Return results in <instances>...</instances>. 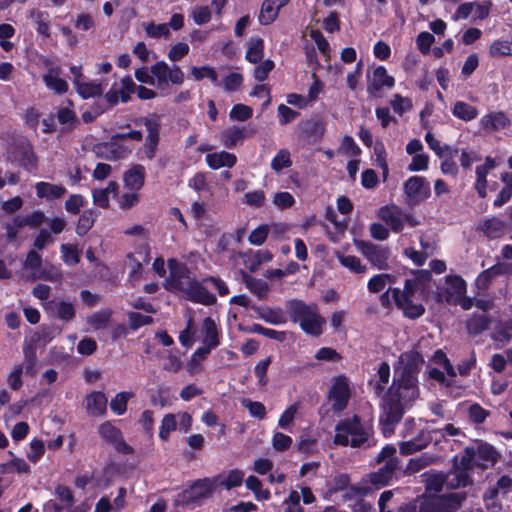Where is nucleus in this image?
I'll use <instances>...</instances> for the list:
<instances>
[{
    "mask_svg": "<svg viewBox=\"0 0 512 512\" xmlns=\"http://www.w3.org/2000/svg\"><path fill=\"white\" fill-rule=\"evenodd\" d=\"M97 148L105 150L108 154L107 158L113 160L123 159L129 152L123 141L120 138H114V135L109 141L98 145Z\"/></svg>",
    "mask_w": 512,
    "mask_h": 512,
    "instance_id": "26",
    "label": "nucleus"
},
{
    "mask_svg": "<svg viewBox=\"0 0 512 512\" xmlns=\"http://www.w3.org/2000/svg\"><path fill=\"white\" fill-rule=\"evenodd\" d=\"M492 57L512 55L511 42L507 40H495L489 47Z\"/></svg>",
    "mask_w": 512,
    "mask_h": 512,
    "instance_id": "60",
    "label": "nucleus"
},
{
    "mask_svg": "<svg viewBox=\"0 0 512 512\" xmlns=\"http://www.w3.org/2000/svg\"><path fill=\"white\" fill-rule=\"evenodd\" d=\"M374 429L370 421H364L359 415L345 417L335 425L333 443L352 448L371 447Z\"/></svg>",
    "mask_w": 512,
    "mask_h": 512,
    "instance_id": "1",
    "label": "nucleus"
},
{
    "mask_svg": "<svg viewBox=\"0 0 512 512\" xmlns=\"http://www.w3.org/2000/svg\"><path fill=\"white\" fill-rule=\"evenodd\" d=\"M418 397L407 398L403 389L391 385L383 397L382 411L379 417L381 432L385 438L394 434L395 427L400 423L406 409Z\"/></svg>",
    "mask_w": 512,
    "mask_h": 512,
    "instance_id": "2",
    "label": "nucleus"
},
{
    "mask_svg": "<svg viewBox=\"0 0 512 512\" xmlns=\"http://www.w3.org/2000/svg\"><path fill=\"white\" fill-rule=\"evenodd\" d=\"M397 309L403 312L404 317L415 320L424 315L426 309L421 303H413L412 298L405 301L401 299L393 300Z\"/></svg>",
    "mask_w": 512,
    "mask_h": 512,
    "instance_id": "28",
    "label": "nucleus"
},
{
    "mask_svg": "<svg viewBox=\"0 0 512 512\" xmlns=\"http://www.w3.org/2000/svg\"><path fill=\"white\" fill-rule=\"evenodd\" d=\"M146 171L141 164H133L123 174L124 186L131 191H140L145 184Z\"/></svg>",
    "mask_w": 512,
    "mask_h": 512,
    "instance_id": "17",
    "label": "nucleus"
},
{
    "mask_svg": "<svg viewBox=\"0 0 512 512\" xmlns=\"http://www.w3.org/2000/svg\"><path fill=\"white\" fill-rule=\"evenodd\" d=\"M280 9L273 0H264L258 17L259 23L264 26L273 23L278 17Z\"/></svg>",
    "mask_w": 512,
    "mask_h": 512,
    "instance_id": "36",
    "label": "nucleus"
},
{
    "mask_svg": "<svg viewBox=\"0 0 512 512\" xmlns=\"http://www.w3.org/2000/svg\"><path fill=\"white\" fill-rule=\"evenodd\" d=\"M86 204V200L83 195L81 194H72L69 196V198L65 201V210L72 214L77 215L80 213L81 208L84 207Z\"/></svg>",
    "mask_w": 512,
    "mask_h": 512,
    "instance_id": "59",
    "label": "nucleus"
},
{
    "mask_svg": "<svg viewBox=\"0 0 512 512\" xmlns=\"http://www.w3.org/2000/svg\"><path fill=\"white\" fill-rule=\"evenodd\" d=\"M150 73L157 80V87L162 88L171 82L181 85L184 82V73L178 65L169 67L165 61H158L150 67Z\"/></svg>",
    "mask_w": 512,
    "mask_h": 512,
    "instance_id": "10",
    "label": "nucleus"
},
{
    "mask_svg": "<svg viewBox=\"0 0 512 512\" xmlns=\"http://www.w3.org/2000/svg\"><path fill=\"white\" fill-rule=\"evenodd\" d=\"M204 338L203 344L216 348L220 344L219 332L214 320L211 317H206L203 322Z\"/></svg>",
    "mask_w": 512,
    "mask_h": 512,
    "instance_id": "39",
    "label": "nucleus"
},
{
    "mask_svg": "<svg viewBox=\"0 0 512 512\" xmlns=\"http://www.w3.org/2000/svg\"><path fill=\"white\" fill-rule=\"evenodd\" d=\"M403 365L395 368L392 385L403 389L407 398L419 396L418 374L420 366L424 362L420 352L412 350L401 355Z\"/></svg>",
    "mask_w": 512,
    "mask_h": 512,
    "instance_id": "4",
    "label": "nucleus"
},
{
    "mask_svg": "<svg viewBox=\"0 0 512 512\" xmlns=\"http://www.w3.org/2000/svg\"><path fill=\"white\" fill-rule=\"evenodd\" d=\"M446 294L449 297L462 296L466 293V282L459 275H448L446 277Z\"/></svg>",
    "mask_w": 512,
    "mask_h": 512,
    "instance_id": "41",
    "label": "nucleus"
},
{
    "mask_svg": "<svg viewBox=\"0 0 512 512\" xmlns=\"http://www.w3.org/2000/svg\"><path fill=\"white\" fill-rule=\"evenodd\" d=\"M292 166L290 152L287 149H280L271 160V168L279 173L285 168Z\"/></svg>",
    "mask_w": 512,
    "mask_h": 512,
    "instance_id": "46",
    "label": "nucleus"
},
{
    "mask_svg": "<svg viewBox=\"0 0 512 512\" xmlns=\"http://www.w3.org/2000/svg\"><path fill=\"white\" fill-rule=\"evenodd\" d=\"M221 475L213 478H203L195 480L188 488H186L180 495L179 502L187 507L194 508L200 505L203 499L209 498L217 486L218 480Z\"/></svg>",
    "mask_w": 512,
    "mask_h": 512,
    "instance_id": "6",
    "label": "nucleus"
},
{
    "mask_svg": "<svg viewBox=\"0 0 512 512\" xmlns=\"http://www.w3.org/2000/svg\"><path fill=\"white\" fill-rule=\"evenodd\" d=\"M477 229L488 239L494 240L506 234L507 224L498 217H491L480 223Z\"/></svg>",
    "mask_w": 512,
    "mask_h": 512,
    "instance_id": "20",
    "label": "nucleus"
},
{
    "mask_svg": "<svg viewBox=\"0 0 512 512\" xmlns=\"http://www.w3.org/2000/svg\"><path fill=\"white\" fill-rule=\"evenodd\" d=\"M418 286L417 280H414L413 278L406 279L403 290H400L398 287L390 288L392 299H401L405 301L408 298H412L418 290Z\"/></svg>",
    "mask_w": 512,
    "mask_h": 512,
    "instance_id": "42",
    "label": "nucleus"
},
{
    "mask_svg": "<svg viewBox=\"0 0 512 512\" xmlns=\"http://www.w3.org/2000/svg\"><path fill=\"white\" fill-rule=\"evenodd\" d=\"M74 86L82 99L102 96L104 91L102 84L96 81L83 82L77 80L74 81Z\"/></svg>",
    "mask_w": 512,
    "mask_h": 512,
    "instance_id": "29",
    "label": "nucleus"
},
{
    "mask_svg": "<svg viewBox=\"0 0 512 512\" xmlns=\"http://www.w3.org/2000/svg\"><path fill=\"white\" fill-rule=\"evenodd\" d=\"M177 429L176 417L172 413L164 415L159 428V437L161 440L167 441L170 433Z\"/></svg>",
    "mask_w": 512,
    "mask_h": 512,
    "instance_id": "51",
    "label": "nucleus"
},
{
    "mask_svg": "<svg viewBox=\"0 0 512 512\" xmlns=\"http://www.w3.org/2000/svg\"><path fill=\"white\" fill-rule=\"evenodd\" d=\"M453 478L446 480V487L451 490L464 488L473 484L469 472L456 468V459L453 464Z\"/></svg>",
    "mask_w": 512,
    "mask_h": 512,
    "instance_id": "33",
    "label": "nucleus"
},
{
    "mask_svg": "<svg viewBox=\"0 0 512 512\" xmlns=\"http://www.w3.org/2000/svg\"><path fill=\"white\" fill-rule=\"evenodd\" d=\"M362 254L378 269H387L390 250L371 242L362 241L360 244Z\"/></svg>",
    "mask_w": 512,
    "mask_h": 512,
    "instance_id": "13",
    "label": "nucleus"
},
{
    "mask_svg": "<svg viewBox=\"0 0 512 512\" xmlns=\"http://www.w3.org/2000/svg\"><path fill=\"white\" fill-rule=\"evenodd\" d=\"M491 324V318L485 313H474L466 321L467 333L471 336H477L486 331Z\"/></svg>",
    "mask_w": 512,
    "mask_h": 512,
    "instance_id": "27",
    "label": "nucleus"
},
{
    "mask_svg": "<svg viewBox=\"0 0 512 512\" xmlns=\"http://www.w3.org/2000/svg\"><path fill=\"white\" fill-rule=\"evenodd\" d=\"M404 193L413 202H422L431 195L429 182L423 176H411L404 182Z\"/></svg>",
    "mask_w": 512,
    "mask_h": 512,
    "instance_id": "12",
    "label": "nucleus"
},
{
    "mask_svg": "<svg viewBox=\"0 0 512 512\" xmlns=\"http://www.w3.org/2000/svg\"><path fill=\"white\" fill-rule=\"evenodd\" d=\"M137 89V85L134 83L130 76H125L121 80V88L118 90L120 94V100L123 103H127L131 99V94H133Z\"/></svg>",
    "mask_w": 512,
    "mask_h": 512,
    "instance_id": "61",
    "label": "nucleus"
},
{
    "mask_svg": "<svg viewBox=\"0 0 512 512\" xmlns=\"http://www.w3.org/2000/svg\"><path fill=\"white\" fill-rule=\"evenodd\" d=\"M62 260L69 266L76 265L80 262V251L74 244H62L60 246Z\"/></svg>",
    "mask_w": 512,
    "mask_h": 512,
    "instance_id": "48",
    "label": "nucleus"
},
{
    "mask_svg": "<svg viewBox=\"0 0 512 512\" xmlns=\"http://www.w3.org/2000/svg\"><path fill=\"white\" fill-rule=\"evenodd\" d=\"M169 276L166 279L165 288L170 292H184L186 290L185 281L190 279V271L184 263L178 262L172 258L168 260Z\"/></svg>",
    "mask_w": 512,
    "mask_h": 512,
    "instance_id": "11",
    "label": "nucleus"
},
{
    "mask_svg": "<svg viewBox=\"0 0 512 512\" xmlns=\"http://www.w3.org/2000/svg\"><path fill=\"white\" fill-rule=\"evenodd\" d=\"M422 476L426 491L434 492L433 495H440L446 484V475L443 472H425Z\"/></svg>",
    "mask_w": 512,
    "mask_h": 512,
    "instance_id": "32",
    "label": "nucleus"
},
{
    "mask_svg": "<svg viewBox=\"0 0 512 512\" xmlns=\"http://www.w3.org/2000/svg\"><path fill=\"white\" fill-rule=\"evenodd\" d=\"M479 124L486 131H498L508 127L510 120L503 111H494L482 116Z\"/></svg>",
    "mask_w": 512,
    "mask_h": 512,
    "instance_id": "21",
    "label": "nucleus"
},
{
    "mask_svg": "<svg viewBox=\"0 0 512 512\" xmlns=\"http://www.w3.org/2000/svg\"><path fill=\"white\" fill-rule=\"evenodd\" d=\"M399 458H392L385 462L377 471L369 475V482L376 489H380L390 483L399 469Z\"/></svg>",
    "mask_w": 512,
    "mask_h": 512,
    "instance_id": "15",
    "label": "nucleus"
},
{
    "mask_svg": "<svg viewBox=\"0 0 512 512\" xmlns=\"http://www.w3.org/2000/svg\"><path fill=\"white\" fill-rule=\"evenodd\" d=\"M432 463V458L426 454L417 458H411L407 463L404 473L406 475H413L420 472Z\"/></svg>",
    "mask_w": 512,
    "mask_h": 512,
    "instance_id": "47",
    "label": "nucleus"
},
{
    "mask_svg": "<svg viewBox=\"0 0 512 512\" xmlns=\"http://www.w3.org/2000/svg\"><path fill=\"white\" fill-rule=\"evenodd\" d=\"M128 319L132 330H138L143 326L152 324L154 321L152 316L143 315L139 312H129Z\"/></svg>",
    "mask_w": 512,
    "mask_h": 512,
    "instance_id": "63",
    "label": "nucleus"
},
{
    "mask_svg": "<svg viewBox=\"0 0 512 512\" xmlns=\"http://www.w3.org/2000/svg\"><path fill=\"white\" fill-rule=\"evenodd\" d=\"M56 314L60 320L71 321L75 317V309L72 303L60 301L56 304Z\"/></svg>",
    "mask_w": 512,
    "mask_h": 512,
    "instance_id": "64",
    "label": "nucleus"
},
{
    "mask_svg": "<svg viewBox=\"0 0 512 512\" xmlns=\"http://www.w3.org/2000/svg\"><path fill=\"white\" fill-rule=\"evenodd\" d=\"M395 85V79L389 75L384 66H377L370 77L367 76V92L370 96H377L384 87L392 88Z\"/></svg>",
    "mask_w": 512,
    "mask_h": 512,
    "instance_id": "14",
    "label": "nucleus"
},
{
    "mask_svg": "<svg viewBox=\"0 0 512 512\" xmlns=\"http://www.w3.org/2000/svg\"><path fill=\"white\" fill-rule=\"evenodd\" d=\"M502 275V268L500 263H496L489 267L488 269L483 270L476 278V287L479 290H487L491 285L494 278Z\"/></svg>",
    "mask_w": 512,
    "mask_h": 512,
    "instance_id": "34",
    "label": "nucleus"
},
{
    "mask_svg": "<svg viewBox=\"0 0 512 512\" xmlns=\"http://www.w3.org/2000/svg\"><path fill=\"white\" fill-rule=\"evenodd\" d=\"M431 441L430 432L421 430L414 438L400 442L399 451L402 455H411L426 448Z\"/></svg>",
    "mask_w": 512,
    "mask_h": 512,
    "instance_id": "19",
    "label": "nucleus"
},
{
    "mask_svg": "<svg viewBox=\"0 0 512 512\" xmlns=\"http://www.w3.org/2000/svg\"><path fill=\"white\" fill-rule=\"evenodd\" d=\"M56 116L58 122L64 126L62 132L71 131L79 124L76 112L70 107H60Z\"/></svg>",
    "mask_w": 512,
    "mask_h": 512,
    "instance_id": "38",
    "label": "nucleus"
},
{
    "mask_svg": "<svg viewBox=\"0 0 512 512\" xmlns=\"http://www.w3.org/2000/svg\"><path fill=\"white\" fill-rule=\"evenodd\" d=\"M107 397L101 391H93L86 396V408L93 416H102L107 410Z\"/></svg>",
    "mask_w": 512,
    "mask_h": 512,
    "instance_id": "24",
    "label": "nucleus"
},
{
    "mask_svg": "<svg viewBox=\"0 0 512 512\" xmlns=\"http://www.w3.org/2000/svg\"><path fill=\"white\" fill-rule=\"evenodd\" d=\"M100 437L113 446L115 451L122 455L134 454V448L129 445L123 437L120 428L116 427L111 421H105L98 427Z\"/></svg>",
    "mask_w": 512,
    "mask_h": 512,
    "instance_id": "8",
    "label": "nucleus"
},
{
    "mask_svg": "<svg viewBox=\"0 0 512 512\" xmlns=\"http://www.w3.org/2000/svg\"><path fill=\"white\" fill-rule=\"evenodd\" d=\"M35 189L37 196L39 198H44L47 201L60 199L67 193V189L63 185L52 184L44 181L36 183Z\"/></svg>",
    "mask_w": 512,
    "mask_h": 512,
    "instance_id": "22",
    "label": "nucleus"
},
{
    "mask_svg": "<svg viewBox=\"0 0 512 512\" xmlns=\"http://www.w3.org/2000/svg\"><path fill=\"white\" fill-rule=\"evenodd\" d=\"M185 294L187 299L193 303L210 306L217 302L216 296L195 280L189 281Z\"/></svg>",
    "mask_w": 512,
    "mask_h": 512,
    "instance_id": "16",
    "label": "nucleus"
},
{
    "mask_svg": "<svg viewBox=\"0 0 512 512\" xmlns=\"http://www.w3.org/2000/svg\"><path fill=\"white\" fill-rule=\"evenodd\" d=\"M478 456L481 460L494 465L499 459V453L493 445L489 443H481L477 449Z\"/></svg>",
    "mask_w": 512,
    "mask_h": 512,
    "instance_id": "56",
    "label": "nucleus"
},
{
    "mask_svg": "<svg viewBox=\"0 0 512 512\" xmlns=\"http://www.w3.org/2000/svg\"><path fill=\"white\" fill-rule=\"evenodd\" d=\"M59 68H51L49 72L43 75L45 85L57 94H64L68 91L69 86L66 80L59 78Z\"/></svg>",
    "mask_w": 512,
    "mask_h": 512,
    "instance_id": "30",
    "label": "nucleus"
},
{
    "mask_svg": "<svg viewBox=\"0 0 512 512\" xmlns=\"http://www.w3.org/2000/svg\"><path fill=\"white\" fill-rule=\"evenodd\" d=\"M246 286L259 299H264L269 290L268 284L264 280L257 278H249L246 280Z\"/></svg>",
    "mask_w": 512,
    "mask_h": 512,
    "instance_id": "58",
    "label": "nucleus"
},
{
    "mask_svg": "<svg viewBox=\"0 0 512 512\" xmlns=\"http://www.w3.org/2000/svg\"><path fill=\"white\" fill-rule=\"evenodd\" d=\"M45 219V215L41 211H35L31 214L26 215L25 217L16 216L14 218V222H17L18 227H24L26 225H30L33 227L40 226Z\"/></svg>",
    "mask_w": 512,
    "mask_h": 512,
    "instance_id": "54",
    "label": "nucleus"
},
{
    "mask_svg": "<svg viewBox=\"0 0 512 512\" xmlns=\"http://www.w3.org/2000/svg\"><path fill=\"white\" fill-rule=\"evenodd\" d=\"M134 124L145 126L147 135L143 145L144 154L147 159H154L160 143V116L157 114H153L151 117L142 116L135 119Z\"/></svg>",
    "mask_w": 512,
    "mask_h": 512,
    "instance_id": "7",
    "label": "nucleus"
},
{
    "mask_svg": "<svg viewBox=\"0 0 512 512\" xmlns=\"http://www.w3.org/2000/svg\"><path fill=\"white\" fill-rule=\"evenodd\" d=\"M191 74L197 81H201L204 78H208L213 84H218V74L213 67L207 65L201 67H192Z\"/></svg>",
    "mask_w": 512,
    "mask_h": 512,
    "instance_id": "53",
    "label": "nucleus"
},
{
    "mask_svg": "<svg viewBox=\"0 0 512 512\" xmlns=\"http://www.w3.org/2000/svg\"><path fill=\"white\" fill-rule=\"evenodd\" d=\"M434 41H435V37L433 36V34L426 32V31H422L417 35L416 45H417L418 50L423 55H427L430 53L431 46L434 43Z\"/></svg>",
    "mask_w": 512,
    "mask_h": 512,
    "instance_id": "62",
    "label": "nucleus"
},
{
    "mask_svg": "<svg viewBox=\"0 0 512 512\" xmlns=\"http://www.w3.org/2000/svg\"><path fill=\"white\" fill-rule=\"evenodd\" d=\"M205 160L211 169L217 170L222 167L232 168L237 162V157L235 154L223 150L207 154Z\"/></svg>",
    "mask_w": 512,
    "mask_h": 512,
    "instance_id": "23",
    "label": "nucleus"
},
{
    "mask_svg": "<svg viewBox=\"0 0 512 512\" xmlns=\"http://www.w3.org/2000/svg\"><path fill=\"white\" fill-rule=\"evenodd\" d=\"M133 397L132 392H119L115 395L114 398L110 401V409L116 415H123L127 411V403L130 398Z\"/></svg>",
    "mask_w": 512,
    "mask_h": 512,
    "instance_id": "45",
    "label": "nucleus"
},
{
    "mask_svg": "<svg viewBox=\"0 0 512 512\" xmlns=\"http://www.w3.org/2000/svg\"><path fill=\"white\" fill-rule=\"evenodd\" d=\"M245 137V128L233 126L222 133V142L226 148L232 149Z\"/></svg>",
    "mask_w": 512,
    "mask_h": 512,
    "instance_id": "40",
    "label": "nucleus"
},
{
    "mask_svg": "<svg viewBox=\"0 0 512 512\" xmlns=\"http://www.w3.org/2000/svg\"><path fill=\"white\" fill-rule=\"evenodd\" d=\"M112 314L113 311L110 308L96 311L88 318V323L95 329L104 328L110 321Z\"/></svg>",
    "mask_w": 512,
    "mask_h": 512,
    "instance_id": "50",
    "label": "nucleus"
},
{
    "mask_svg": "<svg viewBox=\"0 0 512 512\" xmlns=\"http://www.w3.org/2000/svg\"><path fill=\"white\" fill-rule=\"evenodd\" d=\"M264 56V41L258 36L251 37L248 41V49L245 59L253 64L260 63Z\"/></svg>",
    "mask_w": 512,
    "mask_h": 512,
    "instance_id": "31",
    "label": "nucleus"
},
{
    "mask_svg": "<svg viewBox=\"0 0 512 512\" xmlns=\"http://www.w3.org/2000/svg\"><path fill=\"white\" fill-rule=\"evenodd\" d=\"M120 99L119 91L115 88V84L105 93L104 104H97L95 111L97 115L103 114L118 105Z\"/></svg>",
    "mask_w": 512,
    "mask_h": 512,
    "instance_id": "43",
    "label": "nucleus"
},
{
    "mask_svg": "<svg viewBox=\"0 0 512 512\" xmlns=\"http://www.w3.org/2000/svg\"><path fill=\"white\" fill-rule=\"evenodd\" d=\"M251 309L254 310L258 316L267 323L279 325L287 322V318L281 308H270L268 306L252 305Z\"/></svg>",
    "mask_w": 512,
    "mask_h": 512,
    "instance_id": "25",
    "label": "nucleus"
},
{
    "mask_svg": "<svg viewBox=\"0 0 512 512\" xmlns=\"http://www.w3.org/2000/svg\"><path fill=\"white\" fill-rule=\"evenodd\" d=\"M467 499L466 492H452L443 495H422L415 512H456Z\"/></svg>",
    "mask_w": 512,
    "mask_h": 512,
    "instance_id": "5",
    "label": "nucleus"
},
{
    "mask_svg": "<svg viewBox=\"0 0 512 512\" xmlns=\"http://www.w3.org/2000/svg\"><path fill=\"white\" fill-rule=\"evenodd\" d=\"M490 416V411L484 409L480 404L474 403L468 409L469 420L476 424H482Z\"/></svg>",
    "mask_w": 512,
    "mask_h": 512,
    "instance_id": "55",
    "label": "nucleus"
},
{
    "mask_svg": "<svg viewBox=\"0 0 512 512\" xmlns=\"http://www.w3.org/2000/svg\"><path fill=\"white\" fill-rule=\"evenodd\" d=\"M285 307L290 321L298 323L304 333L312 337H319L323 334L326 320L319 314L316 303L307 304L300 299H291L286 301Z\"/></svg>",
    "mask_w": 512,
    "mask_h": 512,
    "instance_id": "3",
    "label": "nucleus"
},
{
    "mask_svg": "<svg viewBox=\"0 0 512 512\" xmlns=\"http://www.w3.org/2000/svg\"><path fill=\"white\" fill-rule=\"evenodd\" d=\"M377 375L379 382L375 384L374 390L377 395H381L384 392V385L389 382L390 378V366L387 362L383 361L380 363Z\"/></svg>",
    "mask_w": 512,
    "mask_h": 512,
    "instance_id": "57",
    "label": "nucleus"
},
{
    "mask_svg": "<svg viewBox=\"0 0 512 512\" xmlns=\"http://www.w3.org/2000/svg\"><path fill=\"white\" fill-rule=\"evenodd\" d=\"M351 397L348 378L344 375H337L332 380L328 392V399L332 402V410L341 412L346 409Z\"/></svg>",
    "mask_w": 512,
    "mask_h": 512,
    "instance_id": "9",
    "label": "nucleus"
},
{
    "mask_svg": "<svg viewBox=\"0 0 512 512\" xmlns=\"http://www.w3.org/2000/svg\"><path fill=\"white\" fill-rule=\"evenodd\" d=\"M374 154L376 156V161L378 166L382 170L383 181H386L389 175V166L387 163V153L385 146L382 142L377 141L374 145Z\"/></svg>",
    "mask_w": 512,
    "mask_h": 512,
    "instance_id": "49",
    "label": "nucleus"
},
{
    "mask_svg": "<svg viewBox=\"0 0 512 512\" xmlns=\"http://www.w3.org/2000/svg\"><path fill=\"white\" fill-rule=\"evenodd\" d=\"M379 217L394 233H399L404 228L402 210L396 206H383L379 209Z\"/></svg>",
    "mask_w": 512,
    "mask_h": 512,
    "instance_id": "18",
    "label": "nucleus"
},
{
    "mask_svg": "<svg viewBox=\"0 0 512 512\" xmlns=\"http://www.w3.org/2000/svg\"><path fill=\"white\" fill-rule=\"evenodd\" d=\"M24 353V368L25 373L30 376H34L37 372V355L36 348L32 344H27L23 347Z\"/></svg>",
    "mask_w": 512,
    "mask_h": 512,
    "instance_id": "44",
    "label": "nucleus"
},
{
    "mask_svg": "<svg viewBox=\"0 0 512 512\" xmlns=\"http://www.w3.org/2000/svg\"><path fill=\"white\" fill-rule=\"evenodd\" d=\"M97 218V212L94 209L84 210L77 221L75 232L78 236H85L93 227Z\"/></svg>",
    "mask_w": 512,
    "mask_h": 512,
    "instance_id": "35",
    "label": "nucleus"
},
{
    "mask_svg": "<svg viewBox=\"0 0 512 512\" xmlns=\"http://www.w3.org/2000/svg\"><path fill=\"white\" fill-rule=\"evenodd\" d=\"M244 478V472L239 469L230 470L225 479L218 480L217 485L224 486L227 490L241 486Z\"/></svg>",
    "mask_w": 512,
    "mask_h": 512,
    "instance_id": "52",
    "label": "nucleus"
},
{
    "mask_svg": "<svg viewBox=\"0 0 512 512\" xmlns=\"http://www.w3.org/2000/svg\"><path fill=\"white\" fill-rule=\"evenodd\" d=\"M452 114L453 116L460 120L469 122L475 119L478 116L479 112L475 106L469 103H466L464 101H456L452 108Z\"/></svg>",
    "mask_w": 512,
    "mask_h": 512,
    "instance_id": "37",
    "label": "nucleus"
}]
</instances>
